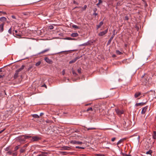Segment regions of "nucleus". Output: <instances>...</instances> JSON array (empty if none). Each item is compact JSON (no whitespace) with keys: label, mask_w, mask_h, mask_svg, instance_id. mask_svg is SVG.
Here are the masks:
<instances>
[{"label":"nucleus","mask_w":156,"mask_h":156,"mask_svg":"<svg viewBox=\"0 0 156 156\" xmlns=\"http://www.w3.org/2000/svg\"><path fill=\"white\" fill-rule=\"evenodd\" d=\"M152 137L154 139H156V132L154 131L152 135Z\"/></svg>","instance_id":"20"},{"label":"nucleus","mask_w":156,"mask_h":156,"mask_svg":"<svg viewBox=\"0 0 156 156\" xmlns=\"http://www.w3.org/2000/svg\"><path fill=\"white\" fill-rule=\"evenodd\" d=\"M152 153V151L151 150H150L149 151H147L146 152V154H150L151 155V154Z\"/></svg>","instance_id":"22"},{"label":"nucleus","mask_w":156,"mask_h":156,"mask_svg":"<svg viewBox=\"0 0 156 156\" xmlns=\"http://www.w3.org/2000/svg\"><path fill=\"white\" fill-rule=\"evenodd\" d=\"M9 150V147H7L5 149V151H8Z\"/></svg>","instance_id":"51"},{"label":"nucleus","mask_w":156,"mask_h":156,"mask_svg":"<svg viewBox=\"0 0 156 156\" xmlns=\"http://www.w3.org/2000/svg\"><path fill=\"white\" fill-rule=\"evenodd\" d=\"M25 151V148H24L22 147L20 149V152L21 153H22L24 152Z\"/></svg>","instance_id":"21"},{"label":"nucleus","mask_w":156,"mask_h":156,"mask_svg":"<svg viewBox=\"0 0 156 156\" xmlns=\"http://www.w3.org/2000/svg\"><path fill=\"white\" fill-rule=\"evenodd\" d=\"M49 28L50 30H52L53 29L54 27L52 25H50L49 26Z\"/></svg>","instance_id":"43"},{"label":"nucleus","mask_w":156,"mask_h":156,"mask_svg":"<svg viewBox=\"0 0 156 156\" xmlns=\"http://www.w3.org/2000/svg\"><path fill=\"white\" fill-rule=\"evenodd\" d=\"M20 71H18V70H16V72L14 74V79L16 78L18 76L19 73Z\"/></svg>","instance_id":"8"},{"label":"nucleus","mask_w":156,"mask_h":156,"mask_svg":"<svg viewBox=\"0 0 156 156\" xmlns=\"http://www.w3.org/2000/svg\"><path fill=\"white\" fill-rule=\"evenodd\" d=\"M145 103H143V102L137 103L135 105V106L136 107L138 106H140V105L142 106V105H143L144 104H145Z\"/></svg>","instance_id":"17"},{"label":"nucleus","mask_w":156,"mask_h":156,"mask_svg":"<svg viewBox=\"0 0 156 156\" xmlns=\"http://www.w3.org/2000/svg\"><path fill=\"white\" fill-rule=\"evenodd\" d=\"M73 74L74 75V76H76L77 75V74L76 73L75 71L74 70L72 71Z\"/></svg>","instance_id":"44"},{"label":"nucleus","mask_w":156,"mask_h":156,"mask_svg":"<svg viewBox=\"0 0 156 156\" xmlns=\"http://www.w3.org/2000/svg\"><path fill=\"white\" fill-rule=\"evenodd\" d=\"M17 154V153L16 152L13 153L12 154V156H16Z\"/></svg>","instance_id":"48"},{"label":"nucleus","mask_w":156,"mask_h":156,"mask_svg":"<svg viewBox=\"0 0 156 156\" xmlns=\"http://www.w3.org/2000/svg\"><path fill=\"white\" fill-rule=\"evenodd\" d=\"M76 148L81 149H85V148L83 147H80L79 146H76Z\"/></svg>","instance_id":"39"},{"label":"nucleus","mask_w":156,"mask_h":156,"mask_svg":"<svg viewBox=\"0 0 156 156\" xmlns=\"http://www.w3.org/2000/svg\"><path fill=\"white\" fill-rule=\"evenodd\" d=\"M86 45L88 46L89 45H91L92 43V42L88 41L87 42H86Z\"/></svg>","instance_id":"24"},{"label":"nucleus","mask_w":156,"mask_h":156,"mask_svg":"<svg viewBox=\"0 0 156 156\" xmlns=\"http://www.w3.org/2000/svg\"><path fill=\"white\" fill-rule=\"evenodd\" d=\"M90 104H91L90 103L86 104L85 105V106H88V105H90Z\"/></svg>","instance_id":"61"},{"label":"nucleus","mask_w":156,"mask_h":156,"mask_svg":"<svg viewBox=\"0 0 156 156\" xmlns=\"http://www.w3.org/2000/svg\"><path fill=\"white\" fill-rule=\"evenodd\" d=\"M62 72V75H64L65 73V70H63Z\"/></svg>","instance_id":"54"},{"label":"nucleus","mask_w":156,"mask_h":156,"mask_svg":"<svg viewBox=\"0 0 156 156\" xmlns=\"http://www.w3.org/2000/svg\"><path fill=\"white\" fill-rule=\"evenodd\" d=\"M123 140V139H121L119 140L118 142L117 143V145H119V144H120L121 143H122Z\"/></svg>","instance_id":"32"},{"label":"nucleus","mask_w":156,"mask_h":156,"mask_svg":"<svg viewBox=\"0 0 156 156\" xmlns=\"http://www.w3.org/2000/svg\"><path fill=\"white\" fill-rule=\"evenodd\" d=\"M32 117L35 118H39V116L37 114H33L32 115Z\"/></svg>","instance_id":"29"},{"label":"nucleus","mask_w":156,"mask_h":156,"mask_svg":"<svg viewBox=\"0 0 156 156\" xmlns=\"http://www.w3.org/2000/svg\"><path fill=\"white\" fill-rule=\"evenodd\" d=\"M96 156H105V155L103 154H95Z\"/></svg>","instance_id":"42"},{"label":"nucleus","mask_w":156,"mask_h":156,"mask_svg":"<svg viewBox=\"0 0 156 156\" xmlns=\"http://www.w3.org/2000/svg\"><path fill=\"white\" fill-rule=\"evenodd\" d=\"M71 148L70 147L68 146H63L62 147V150H68Z\"/></svg>","instance_id":"10"},{"label":"nucleus","mask_w":156,"mask_h":156,"mask_svg":"<svg viewBox=\"0 0 156 156\" xmlns=\"http://www.w3.org/2000/svg\"><path fill=\"white\" fill-rule=\"evenodd\" d=\"M4 75H0V79L3 78L4 76Z\"/></svg>","instance_id":"58"},{"label":"nucleus","mask_w":156,"mask_h":156,"mask_svg":"<svg viewBox=\"0 0 156 156\" xmlns=\"http://www.w3.org/2000/svg\"><path fill=\"white\" fill-rule=\"evenodd\" d=\"M97 9L96 8H94L93 9V11L94 12H95L96 11H97Z\"/></svg>","instance_id":"49"},{"label":"nucleus","mask_w":156,"mask_h":156,"mask_svg":"<svg viewBox=\"0 0 156 156\" xmlns=\"http://www.w3.org/2000/svg\"><path fill=\"white\" fill-rule=\"evenodd\" d=\"M114 36H115V34H113L111 36V37L110 38V39H109V40L108 41V43H107V44L108 45H109L110 44V43H111V42L112 40L113 39V38H114Z\"/></svg>","instance_id":"7"},{"label":"nucleus","mask_w":156,"mask_h":156,"mask_svg":"<svg viewBox=\"0 0 156 156\" xmlns=\"http://www.w3.org/2000/svg\"><path fill=\"white\" fill-rule=\"evenodd\" d=\"M28 146V144H25V145H24L23 147H22L23 148H25L26 147H27Z\"/></svg>","instance_id":"50"},{"label":"nucleus","mask_w":156,"mask_h":156,"mask_svg":"<svg viewBox=\"0 0 156 156\" xmlns=\"http://www.w3.org/2000/svg\"><path fill=\"white\" fill-rule=\"evenodd\" d=\"M80 58V57H76V58H75L74 59L70 61L69 62V63L72 64V63H74L77 59Z\"/></svg>","instance_id":"6"},{"label":"nucleus","mask_w":156,"mask_h":156,"mask_svg":"<svg viewBox=\"0 0 156 156\" xmlns=\"http://www.w3.org/2000/svg\"><path fill=\"white\" fill-rule=\"evenodd\" d=\"M7 20L6 18L5 17H2L0 18V21L2 22H5Z\"/></svg>","instance_id":"14"},{"label":"nucleus","mask_w":156,"mask_h":156,"mask_svg":"<svg viewBox=\"0 0 156 156\" xmlns=\"http://www.w3.org/2000/svg\"><path fill=\"white\" fill-rule=\"evenodd\" d=\"M42 87H46V88H47V86L45 84H44L43 85H42Z\"/></svg>","instance_id":"56"},{"label":"nucleus","mask_w":156,"mask_h":156,"mask_svg":"<svg viewBox=\"0 0 156 156\" xmlns=\"http://www.w3.org/2000/svg\"><path fill=\"white\" fill-rule=\"evenodd\" d=\"M14 31H15V33L16 34V36H18L19 37H21L22 35L21 34L19 33H18V31L17 30H15Z\"/></svg>","instance_id":"18"},{"label":"nucleus","mask_w":156,"mask_h":156,"mask_svg":"<svg viewBox=\"0 0 156 156\" xmlns=\"http://www.w3.org/2000/svg\"><path fill=\"white\" fill-rule=\"evenodd\" d=\"M108 32V29H107L105 31H102L99 33L98 34L99 36H102L106 34Z\"/></svg>","instance_id":"3"},{"label":"nucleus","mask_w":156,"mask_h":156,"mask_svg":"<svg viewBox=\"0 0 156 156\" xmlns=\"http://www.w3.org/2000/svg\"><path fill=\"white\" fill-rule=\"evenodd\" d=\"M115 140V137H113L112 139L111 140L112 141H114Z\"/></svg>","instance_id":"52"},{"label":"nucleus","mask_w":156,"mask_h":156,"mask_svg":"<svg viewBox=\"0 0 156 156\" xmlns=\"http://www.w3.org/2000/svg\"><path fill=\"white\" fill-rule=\"evenodd\" d=\"M140 136H138V137L137 138V139H138V141L139 142V140H140Z\"/></svg>","instance_id":"60"},{"label":"nucleus","mask_w":156,"mask_h":156,"mask_svg":"<svg viewBox=\"0 0 156 156\" xmlns=\"http://www.w3.org/2000/svg\"><path fill=\"white\" fill-rule=\"evenodd\" d=\"M23 14L24 15H27V13H23Z\"/></svg>","instance_id":"64"},{"label":"nucleus","mask_w":156,"mask_h":156,"mask_svg":"<svg viewBox=\"0 0 156 156\" xmlns=\"http://www.w3.org/2000/svg\"><path fill=\"white\" fill-rule=\"evenodd\" d=\"M116 53L118 55H121L122 54V53L120 52L119 50H116Z\"/></svg>","instance_id":"31"},{"label":"nucleus","mask_w":156,"mask_h":156,"mask_svg":"<svg viewBox=\"0 0 156 156\" xmlns=\"http://www.w3.org/2000/svg\"><path fill=\"white\" fill-rule=\"evenodd\" d=\"M50 50V48H47L46 49H45L43 51H42L40 52L39 54H43L44 53L46 52L49 51Z\"/></svg>","instance_id":"16"},{"label":"nucleus","mask_w":156,"mask_h":156,"mask_svg":"<svg viewBox=\"0 0 156 156\" xmlns=\"http://www.w3.org/2000/svg\"><path fill=\"white\" fill-rule=\"evenodd\" d=\"M69 153H68V152H65V151H61L60 152V153L64 155H66Z\"/></svg>","instance_id":"23"},{"label":"nucleus","mask_w":156,"mask_h":156,"mask_svg":"<svg viewBox=\"0 0 156 156\" xmlns=\"http://www.w3.org/2000/svg\"><path fill=\"white\" fill-rule=\"evenodd\" d=\"M87 130H92V129H95L96 128L94 127H91V128H87Z\"/></svg>","instance_id":"40"},{"label":"nucleus","mask_w":156,"mask_h":156,"mask_svg":"<svg viewBox=\"0 0 156 156\" xmlns=\"http://www.w3.org/2000/svg\"><path fill=\"white\" fill-rule=\"evenodd\" d=\"M12 18L14 19H16L15 16H13V15H12Z\"/></svg>","instance_id":"55"},{"label":"nucleus","mask_w":156,"mask_h":156,"mask_svg":"<svg viewBox=\"0 0 156 156\" xmlns=\"http://www.w3.org/2000/svg\"><path fill=\"white\" fill-rule=\"evenodd\" d=\"M41 153L42 154L44 155H46V154H48V152L46 151H42L41 152Z\"/></svg>","instance_id":"25"},{"label":"nucleus","mask_w":156,"mask_h":156,"mask_svg":"<svg viewBox=\"0 0 156 156\" xmlns=\"http://www.w3.org/2000/svg\"><path fill=\"white\" fill-rule=\"evenodd\" d=\"M141 94V93L140 92H136L134 95V97L136 98L138 97L140 94Z\"/></svg>","instance_id":"13"},{"label":"nucleus","mask_w":156,"mask_h":156,"mask_svg":"<svg viewBox=\"0 0 156 156\" xmlns=\"http://www.w3.org/2000/svg\"><path fill=\"white\" fill-rule=\"evenodd\" d=\"M44 60L47 63L49 64H52L53 62L51 60L49 59L47 57H46Z\"/></svg>","instance_id":"5"},{"label":"nucleus","mask_w":156,"mask_h":156,"mask_svg":"<svg viewBox=\"0 0 156 156\" xmlns=\"http://www.w3.org/2000/svg\"><path fill=\"white\" fill-rule=\"evenodd\" d=\"M66 39L67 40H76L74 38H71L70 37H66Z\"/></svg>","instance_id":"30"},{"label":"nucleus","mask_w":156,"mask_h":156,"mask_svg":"<svg viewBox=\"0 0 156 156\" xmlns=\"http://www.w3.org/2000/svg\"><path fill=\"white\" fill-rule=\"evenodd\" d=\"M122 154L123 156H131L130 154H127L124 153H122Z\"/></svg>","instance_id":"37"},{"label":"nucleus","mask_w":156,"mask_h":156,"mask_svg":"<svg viewBox=\"0 0 156 156\" xmlns=\"http://www.w3.org/2000/svg\"><path fill=\"white\" fill-rule=\"evenodd\" d=\"M81 69L80 68L78 69L77 70V71L79 74H81Z\"/></svg>","instance_id":"41"},{"label":"nucleus","mask_w":156,"mask_h":156,"mask_svg":"<svg viewBox=\"0 0 156 156\" xmlns=\"http://www.w3.org/2000/svg\"><path fill=\"white\" fill-rule=\"evenodd\" d=\"M12 153L11 151H9L6 153V154L8 155H10Z\"/></svg>","instance_id":"36"},{"label":"nucleus","mask_w":156,"mask_h":156,"mask_svg":"<svg viewBox=\"0 0 156 156\" xmlns=\"http://www.w3.org/2000/svg\"><path fill=\"white\" fill-rule=\"evenodd\" d=\"M1 13H3V14H6V13L5 12H1Z\"/></svg>","instance_id":"63"},{"label":"nucleus","mask_w":156,"mask_h":156,"mask_svg":"<svg viewBox=\"0 0 156 156\" xmlns=\"http://www.w3.org/2000/svg\"><path fill=\"white\" fill-rule=\"evenodd\" d=\"M79 35L77 33H73L71 34V36L73 37H77Z\"/></svg>","instance_id":"15"},{"label":"nucleus","mask_w":156,"mask_h":156,"mask_svg":"<svg viewBox=\"0 0 156 156\" xmlns=\"http://www.w3.org/2000/svg\"><path fill=\"white\" fill-rule=\"evenodd\" d=\"M71 144H83L82 142L80 141H78L75 140H72L70 142Z\"/></svg>","instance_id":"4"},{"label":"nucleus","mask_w":156,"mask_h":156,"mask_svg":"<svg viewBox=\"0 0 156 156\" xmlns=\"http://www.w3.org/2000/svg\"><path fill=\"white\" fill-rule=\"evenodd\" d=\"M4 23H3L0 25V32H2L4 30Z\"/></svg>","instance_id":"11"},{"label":"nucleus","mask_w":156,"mask_h":156,"mask_svg":"<svg viewBox=\"0 0 156 156\" xmlns=\"http://www.w3.org/2000/svg\"><path fill=\"white\" fill-rule=\"evenodd\" d=\"M115 110L116 113L119 116H121V115L124 113V111L123 110L118 109H116Z\"/></svg>","instance_id":"2"},{"label":"nucleus","mask_w":156,"mask_h":156,"mask_svg":"<svg viewBox=\"0 0 156 156\" xmlns=\"http://www.w3.org/2000/svg\"><path fill=\"white\" fill-rule=\"evenodd\" d=\"M5 129H3V130L0 131V133H1Z\"/></svg>","instance_id":"62"},{"label":"nucleus","mask_w":156,"mask_h":156,"mask_svg":"<svg viewBox=\"0 0 156 156\" xmlns=\"http://www.w3.org/2000/svg\"><path fill=\"white\" fill-rule=\"evenodd\" d=\"M129 17L128 16H126L125 17L124 20H129Z\"/></svg>","instance_id":"47"},{"label":"nucleus","mask_w":156,"mask_h":156,"mask_svg":"<svg viewBox=\"0 0 156 156\" xmlns=\"http://www.w3.org/2000/svg\"><path fill=\"white\" fill-rule=\"evenodd\" d=\"M41 64V62L40 61H39L35 64V66H39Z\"/></svg>","instance_id":"34"},{"label":"nucleus","mask_w":156,"mask_h":156,"mask_svg":"<svg viewBox=\"0 0 156 156\" xmlns=\"http://www.w3.org/2000/svg\"><path fill=\"white\" fill-rule=\"evenodd\" d=\"M32 139L33 141H37L39 139V138L37 136H34L32 137Z\"/></svg>","instance_id":"19"},{"label":"nucleus","mask_w":156,"mask_h":156,"mask_svg":"<svg viewBox=\"0 0 156 156\" xmlns=\"http://www.w3.org/2000/svg\"><path fill=\"white\" fill-rule=\"evenodd\" d=\"M72 27H73L74 28H75V29H78L79 28V27H78L77 25H72Z\"/></svg>","instance_id":"28"},{"label":"nucleus","mask_w":156,"mask_h":156,"mask_svg":"<svg viewBox=\"0 0 156 156\" xmlns=\"http://www.w3.org/2000/svg\"><path fill=\"white\" fill-rule=\"evenodd\" d=\"M89 111H93V109L92 107H90L89 108H88L86 110V112H88Z\"/></svg>","instance_id":"35"},{"label":"nucleus","mask_w":156,"mask_h":156,"mask_svg":"<svg viewBox=\"0 0 156 156\" xmlns=\"http://www.w3.org/2000/svg\"><path fill=\"white\" fill-rule=\"evenodd\" d=\"M87 7V5H84V6L82 8V10L81 11H83L85 10Z\"/></svg>","instance_id":"26"},{"label":"nucleus","mask_w":156,"mask_h":156,"mask_svg":"<svg viewBox=\"0 0 156 156\" xmlns=\"http://www.w3.org/2000/svg\"><path fill=\"white\" fill-rule=\"evenodd\" d=\"M31 137L30 136H23L18 137V139L20 142H22L25 141L26 139H29Z\"/></svg>","instance_id":"1"},{"label":"nucleus","mask_w":156,"mask_h":156,"mask_svg":"<svg viewBox=\"0 0 156 156\" xmlns=\"http://www.w3.org/2000/svg\"><path fill=\"white\" fill-rule=\"evenodd\" d=\"M24 65H22L20 68L18 69L17 70H18V71L20 72L24 69Z\"/></svg>","instance_id":"27"},{"label":"nucleus","mask_w":156,"mask_h":156,"mask_svg":"<svg viewBox=\"0 0 156 156\" xmlns=\"http://www.w3.org/2000/svg\"><path fill=\"white\" fill-rule=\"evenodd\" d=\"M147 108H148V106H146L145 107H144V108H143L142 109V112H141L142 114H144L146 112V110Z\"/></svg>","instance_id":"9"},{"label":"nucleus","mask_w":156,"mask_h":156,"mask_svg":"<svg viewBox=\"0 0 156 156\" xmlns=\"http://www.w3.org/2000/svg\"><path fill=\"white\" fill-rule=\"evenodd\" d=\"M44 114V113H41L40 114V116H42Z\"/></svg>","instance_id":"57"},{"label":"nucleus","mask_w":156,"mask_h":156,"mask_svg":"<svg viewBox=\"0 0 156 156\" xmlns=\"http://www.w3.org/2000/svg\"><path fill=\"white\" fill-rule=\"evenodd\" d=\"M20 145L16 146L14 148V151H17L20 148Z\"/></svg>","instance_id":"33"},{"label":"nucleus","mask_w":156,"mask_h":156,"mask_svg":"<svg viewBox=\"0 0 156 156\" xmlns=\"http://www.w3.org/2000/svg\"><path fill=\"white\" fill-rule=\"evenodd\" d=\"M102 1L101 0H98V2L97 4L96 5L97 6H98L101 3H102Z\"/></svg>","instance_id":"38"},{"label":"nucleus","mask_w":156,"mask_h":156,"mask_svg":"<svg viewBox=\"0 0 156 156\" xmlns=\"http://www.w3.org/2000/svg\"><path fill=\"white\" fill-rule=\"evenodd\" d=\"M103 21H101L99 25H97V29H98L100 28L103 24Z\"/></svg>","instance_id":"12"},{"label":"nucleus","mask_w":156,"mask_h":156,"mask_svg":"<svg viewBox=\"0 0 156 156\" xmlns=\"http://www.w3.org/2000/svg\"><path fill=\"white\" fill-rule=\"evenodd\" d=\"M93 15L95 16H96L98 15V13L95 12H94L93 14Z\"/></svg>","instance_id":"53"},{"label":"nucleus","mask_w":156,"mask_h":156,"mask_svg":"<svg viewBox=\"0 0 156 156\" xmlns=\"http://www.w3.org/2000/svg\"><path fill=\"white\" fill-rule=\"evenodd\" d=\"M86 44V43H84L83 44H81L79 46H87Z\"/></svg>","instance_id":"45"},{"label":"nucleus","mask_w":156,"mask_h":156,"mask_svg":"<svg viewBox=\"0 0 156 156\" xmlns=\"http://www.w3.org/2000/svg\"><path fill=\"white\" fill-rule=\"evenodd\" d=\"M8 32L10 34H12V29L10 28L8 30Z\"/></svg>","instance_id":"46"},{"label":"nucleus","mask_w":156,"mask_h":156,"mask_svg":"<svg viewBox=\"0 0 156 156\" xmlns=\"http://www.w3.org/2000/svg\"><path fill=\"white\" fill-rule=\"evenodd\" d=\"M32 68V66L30 67L28 69V70L29 71L30 69Z\"/></svg>","instance_id":"59"}]
</instances>
